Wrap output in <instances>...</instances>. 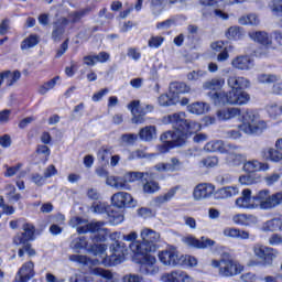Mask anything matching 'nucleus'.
<instances>
[{
    "instance_id": "nucleus-2",
    "label": "nucleus",
    "mask_w": 282,
    "mask_h": 282,
    "mask_svg": "<svg viewBox=\"0 0 282 282\" xmlns=\"http://www.w3.org/2000/svg\"><path fill=\"white\" fill-rule=\"evenodd\" d=\"M110 251L112 252L110 257L107 256V245L99 243L90 248L95 260L89 259L87 256L70 254L68 257L69 261L73 263H80V265H105L106 268H111L112 265H120L124 261L127 256V246L124 242L115 241L110 246Z\"/></svg>"
},
{
    "instance_id": "nucleus-49",
    "label": "nucleus",
    "mask_w": 282,
    "mask_h": 282,
    "mask_svg": "<svg viewBox=\"0 0 282 282\" xmlns=\"http://www.w3.org/2000/svg\"><path fill=\"white\" fill-rule=\"evenodd\" d=\"M158 191H160V183L155 181H147L143 183V193L153 195V193H158Z\"/></svg>"
},
{
    "instance_id": "nucleus-48",
    "label": "nucleus",
    "mask_w": 282,
    "mask_h": 282,
    "mask_svg": "<svg viewBox=\"0 0 282 282\" xmlns=\"http://www.w3.org/2000/svg\"><path fill=\"white\" fill-rule=\"evenodd\" d=\"M72 250H85L87 248V238L76 237L70 241Z\"/></svg>"
},
{
    "instance_id": "nucleus-23",
    "label": "nucleus",
    "mask_w": 282,
    "mask_h": 282,
    "mask_svg": "<svg viewBox=\"0 0 282 282\" xmlns=\"http://www.w3.org/2000/svg\"><path fill=\"white\" fill-rule=\"evenodd\" d=\"M243 171L246 173H261V171H270V163H263L259 160H250L243 163Z\"/></svg>"
},
{
    "instance_id": "nucleus-32",
    "label": "nucleus",
    "mask_w": 282,
    "mask_h": 282,
    "mask_svg": "<svg viewBox=\"0 0 282 282\" xmlns=\"http://www.w3.org/2000/svg\"><path fill=\"white\" fill-rule=\"evenodd\" d=\"M241 116V109L239 108H223L217 111L218 120H232L234 118H239Z\"/></svg>"
},
{
    "instance_id": "nucleus-34",
    "label": "nucleus",
    "mask_w": 282,
    "mask_h": 282,
    "mask_svg": "<svg viewBox=\"0 0 282 282\" xmlns=\"http://www.w3.org/2000/svg\"><path fill=\"white\" fill-rule=\"evenodd\" d=\"M169 0H150V11L153 17H160L166 10Z\"/></svg>"
},
{
    "instance_id": "nucleus-53",
    "label": "nucleus",
    "mask_w": 282,
    "mask_h": 282,
    "mask_svg": "<svg viewBox=\"0 0 282 282\" xmlns=\"http://www.w3.org/2000/svg\"><path fill=\"white\" fill-rule=\"evenodd\" d=\"M91 212L96 213L97 215H102L105 213L109 214V204L107 203H97L91 206Z\"/></svg>"
},
{
    "instance_id": "nucleus-57",
    "label": "nucleus",
    "mask_w": 282,
    "mask_h": 282,
    "mask_svg": "<svg viewBox=\"0 0 282 282\" xmlns=\"http://www.w3.org/2000/svg\"><path fill=\"white\" fill-rule=\"evenodd\" d=\"M258 83L270 85V83H276L279 77L275 75L260 74L257 77Z\"/></svg>"
},
{
    "instance_id": "nucleus-46",
    "label": "nucleus",
    "mask_w": 282,
    "mask_h": 282,
    "mask_svg": "<svg viewBox=\"0 0 282 282\" xmlns=\"http://www.w3.org/2000/svg\"><path fill=\"white\" fill-rule=\"evenodd\" d=\"M218 164L219 158L217 156H208L199 162L200 169H215V166H218Z\"/></svg>"
},
{
    "instance_id": "nucleus-29",
    "label": "nucleus",
    "mask_w": 282,
    "mask_h": 282,
    "mask_svg": "<svg viewBox=\"0 0 282 282\" xmlns=\"http://www.w3.org/2000/svg\"><path fill=\"white\" fill-rule=\"evenodd\" d=\"M191 91V86L186 85L184 82H173L170 84V94L176 98L180 102V94H188Z\"/></svg>"
},
{
    "instance_id": "nucleus-4",
    "label": "nucleus",
    "mask_w": 282,
    "mask_h": 282,
    "mask_svg": "<svg viewBox=\"0 0 282 282\" xmlns=\"http://www.w3.org/2000/svg\"><path fill=\"white\" fill-rule=\"evenodd\" d=\"M282 204V192H276L275 194H270V189H262L252 196V189L245 188L241 192L240 197L236 198V208L242 210H256L260 207L261 210H272L276 206Z\"/></svg>"
},
{
    "instance_id": "nucleus-42",
    "label": "nucleus",
    "mask_w": 282,
    "mask_h": 282,
    "mask_svg": "<svg viewBox=\"0 0 282 282\" xmlns=\"http://www.w3.org/2000/svg\"><path fill=\"white\" fill-rule=\"evenodd\" d=\"M243 36V29L241 26H230L226 32V37L229 41H239Z\"/></svg>"
},
{
    "instance_id": "nucleus-16",
    "label": "nucleus",
    "mask_w": 282,
    "mask_h": 282,
    "mask_svg": "<svg viewBox=\"0 0 282 282\" xmlns=\"http://www.w3.org/2000/svg\"><path fill=\"white\" fill-rule=\"evenodd\" d=\"M89 272L91 275H84L85 282H98V280H96L94 276H101V279H105L106 282H118V279L113 276V273L107 269L91 268Z\"/></svg>"
},
{
    "instance_id": "nucleus-9",
    "label": "nucleus",
    "mask_w": 282,
    "mask_h": 282,
    "mask_svg": "<svg viewBox=\"0 0 282 282\" xmlns=\"http://www.w3.org/2000/svg\"><path fill=\"white\" fill-rule=\"evenodd\" d=\"M70 226L73 228H77L78 235H85L86 232H97L99 235V241H105L109 235V229L105 228V221L88 224L87 220L80 217H74L70 219Z\"/></svg>"
},
{
    "instance_id": "nucleus-36",
    "label": "nucleus",
    "mask_w": 282,
    "mask_h": 282,
    "mask_svg": "<svg viewBox=\"0 0 282 282\" xmlns=\"http://www.w3.org/2000/svg\"><path fill=\"white\" fill-rule=\"evenodd\" d=\"M232 151L235 150H230L229 152H227V156H226L227 164H230L231 166H240V164H246V155L237 154V153H234Z\"/></svg>"
},
{
    "instance_id": "nucleus-37",
    "label": "nucleus",
    "mask_w": 282,
    "mask_h": 282,
    "mask_svg": "<svg viewBox=\"0 0 282 282\" xmlns=\"http://www.w3.org/2000/svg\"><path fill=\"white\" fill-rule=\"evenodd\" d=\"M177 191H180V187H172L170 188L165 194L158 196L154 199V204L156 206H162V204H166L167 202H171L177 194Z\"/></svg>"
},
{
    "instance_id": "nucleus-51",
    "label": "nucleus",
    "mask_w": 282,
    "mask_h": 282,
    "mask_svg": "<svg viewBox=\"0 0 282 282\" xmlns=\"http://www.w3.org/2000/svg\"><path fill=\"white\" fill-rule=\"evenodd\" d=\"M58 78L59 77H54L53 79L41 85L39 87V94H41V96H45L47 91H51V89H54V87H56V80H58Z\"/></svg>"
},
{
    "instance_id": "nucleus-28",
    "label": "nucleus",
    "mask_w": 282,
    "mask_h": 282,
    "mask_svg": "<svg viewBox=\"0 0 282 282\" xmlns=\"http://www.w3.org/2000/svg\"><path fill=\"white\" fill-rule=\"evenodd\" d=\"M224 237H228L229 239H250V232L248 230L235 228V227H226L223 230Z\"/></svg>"
},
{
    "instance_id": "nucleus-64",
    "label": "nucleus",
    "mask_w": 282,
    "mask_h": 282,
    "mask_svg": "<svg viewBox=\"0 0 282 282\" xmlns=\"http://www.w3.org/2000/svg\"><path fill=\"white\" fill-rule=\"evenodd\" d=\"M127 56L129 58H132V61H140L142 58V53H140V50L130 47L128 48Z\"/></svg>"
},
{
    "instance_id": "nucleus-20",
    "label": "nucleus",
    "mask_w": 282,
    "mask_h": 282,
    "mask_svg": "<svg viewBox=\"0 0 282 282\" xmlns=\"http://www.w3.org/2000/svg\"><path fill=\"white\" fill-rule=\"evenodd\" d=\"M231 66L240 72H250L254 67V59L248 55H240L231 61Z\"/></svg>"
},
{
    "instance_id": "nucleus-59",
    "label": "nucleus",
    "mask_w": 282,
    "mask_h": 282,
    "mask_svg": "<svg viewBox=\"0 0 282 282\" xmlns=\"http://www.w3.org/2000/svg\"><path fill=\"white\" fill-rule=\"evenodd\" d=\"M267 111L272 118H276V116H281L282 113V105L271 104L268 106Z\"/></svg>"
},
{
    "instance_id": "nucleus-6",
    "label": "nucleus",
    "mask_w": 282,
    "mask_h": 282,
    "mask_svg": "<svg viewBox=\"0 0 282 282\" xmlns=\"http://www.w3.org/2000/svg\"><path fill=\"white\" fill-rule=\"evenodd\" d=\"M141 241L130 243L129 248L133 254H149L155 252L158 243H160V232L143 227L140 231Z\"/></svg>"
},
{
    "instance_id": "nucleus-10",
    "label": "nucleus",
    "mask_w": 282,
    "mask_h": 282,
    "mask_svg": "<svg viewBox=\"0 0 282 282\" xmlns=\"http://www.w3.org/2000/svg\"><path fill=\"white\" fill-rule=\"evenodd\" d=\"M144 175L149 173L144 172H128L122 176H111L108 178V186L116 188L117 191H131V185L133 182H140Z\"/></svg>"
},
{
    "instance_id": "nucleus-55",
    "label": "nucleus",
    "mask_w": 282,
    "mask_h": 282,
    "mask_svg": "<svg viewBox=\"0 0 282 282\" xmlns=\"http://www.w3.org/2000/svg\"><path fill=\"white\" fill-rule=\"evenodd\" d=\"M63 34H65V26L63 24H54L52 32L53 41H61Z\"/></svg>"
},
{
    "instance_id": "nucleus-19",
    "label": "nucleus",
    "mask_w": 282,
    "mask_h": 282,
    "mask_svg": "<svg viewBox=\"0 0 282 282\" xmlns=\"http://www.w3.org/2000/svg\"><path fill=\"white\" fill-rule=\"evenodd\" d=\"M111 202L117 208H124V206L132 208L135 206V203H133V196L127 192H118L113 194Z\"/></svg>"
},
{
    "instance_id": "nucleus-22",
    "label": "nucleus",
    "mask_w": 282,
    "mask_h": 282,
    "mask_svg": "<svg viewBox=\"0 0 282 282\" xmlns=\"http://www.w3.org/2000/svg\"><path fill=\"white\" fill-rule=\"evenodd\" d=\"M260 155L263 160L273 162L274 164L282 162V152L276 148L265 147L261 150Z\"/></svg>"
},
{
    "instance_id": "nucleus-50",
    "label": "nucleus",
    "mask_w": 282,
    "mask_h": 282,
    "mask_svg": "<svg viewBox=\"0 0 282 282\" xmlns=\"http://www.w3.org/2000/svg\"><path fill=\"white\" fill-rule=\"evenodd\" d=\"M268 8L275 17H282V0H270Z\"/></svg>"
},
{
    "instance_id": "nucleus-24",
    "label": "nucleus",
    "mask_w": 282,
    "mask_h": 282,
    "mask_svg": "<svg viewBox=\"0 0 282 282\" xmlns=\"http://www.w3.org/2000/svg\"><path fill=\"white\" fill-rule=\"evenodd\" d=\"M248 35L251 41L263 45V47L272 46V37L265 31H250Z\"/></svg>"
},
{
    "instance_id": "nucleus-41",
    "label": "nucleus",
    "mask_w": 282,
    "mask_h": 282,
    "mask_svg": "<svg viewBox=\"0 0 282 282\" xmlns=\"http://www.w3.org/2000/svg\"><path fill=\"white\" fill-rule=\"evenodd\" d=\"M108 221L110 226H119V224L124 221V214L118 210H110L108 212Z\"/></svg>"
},
{
    "instance_id": "nucleus-40",
    "label": "nucleus",
    "mask_w": 282,
    "mask_h": 282,
    "mask_svg": "<svg viewBox=\"0 0 282 282\" xmlns=\"http://www.w3.org/2000/svg\"><path fill=\"white\" fill-rule=\"evenodd\" d=\"M226 85V80L224 78H214L212 80L205 82L203 84V89H209L210 91H217V89H221Z\"/></svg>"
},
{
    "instance_id": "nucleus-13",
    "label": "nucleus",
    "mask_w": 282,
    "mask_h": 282,
    "mask_svg": "<svg viewBox=\"0 0 282 282\" xmlns=\"http://www.w3.org/2000/svg\"><path fill=\"white\" fill-rule=\"evenodd\" d=\"M180 252L175 248H169L159 252V261L163 263V265H180Z\"/></svg>"
},
{
    "instance_id": "nucleus-30",
    "label": "nucleus",
    "mask_w": 282,
    "mask_h": 282,
    "mask_svg": "<svg viewBox=\"0 0 282 282\" xmlns=\"http://www.w3.org/2000/svg\"><path fill=\"white\" fill-rule=\"evenodd\" d=\"M128 109L131 113H139L140 116H147V113H151L154 109L153 105H142L140 106V100H133L128 105Z\"/></svg>"
},
{
    "instance_id": "nucleus-43",
    "label": "nucleus",
    "mask_w": 282,
    "mask_h": 282,
    "mask_svg": "<svg viewBox=\"0 0 282 282\" xmlns=\"http://www.w3.org/2000/svg\"><path fill=\"white\" fill-rule=\"evenodd\" d=\"M21 169H23V164L21 163L7 167V172L4 173V176L14 177V175H18L19 177H25V172L22 171Z\"/></svg>"
},
{
    "instance_id": "nucleus-45",
    "label": "nucleus",
    "mask_w": 282,
    "mask_h": 282,
    "mask_svg": "<svg viewBox=\"0 0 282 282\" xmlns=\"http://www.w3.org/2000/svg\"><path fill=\"white\" fill-rule=\"evenodd\" d=\"M124 155H127V160H142V158H147V152L144 150L138 149L134 151L123 150Z\"/></svg>"
},
{
    "instance_id": "nucleus-54",
    "label": "nucleus",
    "mask_w": 282,
    "mask_h": 282,
    "mask_svg": "<svg viewBox=\"0 0 282 282\" xmlns=\"http://www.w3.org/2000/svg\"><path fill=\"white\" fill-rule=\"evenodd\" d=\"M259 182V177H254V175H241L239 177V183L242 186H252V184H257Z\"/></svg>"
},
{
    "instance_id": "nucleus-12",
    "label": "nucleus",
    "mask_w": 282,
    "mask_h": 282,
    "mask_svg": "<svg viewBox=\"0 0 282 282\" xmlns=\"http://www.w3.org/2000/svg\"><path fill=\"white\" fill-rule=\"evenodd\" d=\"M134 257H138L140 261V272L141 274H148L150 276H153L160 272V268L158 267V260L151 253L145 254H134Z\"/></svg>"
},
{
    "instance_id": "nucleus-52",
    "label": "nucleus",
    "mask_w": 282,
    "mask_h": 282,
    "mask_svg": "<svg viewBox=\"0 0 282 282\" xmlns=\"http://www.w3.org/2000/svg\"><path fill=\"white\" fill-rule=\"evenodd\" d=\"M180 261L178 265H188L189 268H195V265H197V258L193 256L181 254Z\"/></svg>"
},
{
    "instance_id": "nucleus-33",
    "label": "nucleus",
    "mask_w": 282,
    "mask_h": 282,
    "mask_svg": "<svg viewBox=\"0 0 282 282\" xmlns=\"http://www.w3.org/2000/svg\"><path fill=\"white\" fill-rule=\"evenodd\" d=\"M139 138L143 142H151L158 138V130L155 126H147L139 131Z\"/></svg>"
},
{
    "instance_id": "nucleus-60",
    "label": "nucleus",
    "mask_w": 282,
    "mask_h": 282,
    "mask_svg": "<svg viewBox=\"0 0 282 282\" xmlns=\"http://www.w3.org/2000/svg\"><path fill=\"white\" fill-rule=\"evenodd\" d=\"M10 191L7 194V197L11 204H17L21 199V194H17V188L14 186H9Z\"/></svg>"
},
{
    "instance_id": "nucleus-62",
    "label": "nucleus",
    "mask_w": 282,
    "mask_h": 282,
    "mask_svg": "<svg viewBox=\"0 0 282 282\" xmlns=\"http://www.w3.org/2000/svg\"><path fill=\"white\" fill-rule=\"evenodd\" d=\"M175 25V19H167L163 22L156 23V30H169Z\"/></svg>"
},
{
    "instance_id": "nucleus-44",
    "label": "nucleus",
    "mask_w": 282,
    "mask_h": 282,
    "mask_svg": "<svg viewBox=\"0 0 282 282\" xmlns=\"http://www.w3.org/2000/svg\"><path fill=\"white\" fill-rule=\"evenodd\" d=\"M238 23L240 25H259V17L254 13H250L248 15H242L238 19Z\"/></svg>"
},
{
    "instance_id": "nucleus-25",
    "label": "nucleus",
    "mask_w": 282,
    "mask_h": 282,
    "mask_svg": "<svg viewBox=\"0 0 282 282\" xmlns=\"http://www.w3.org/2000/svg\"><path fill=\"white\" fill-rule=\"evenodd\" d=\"M34 262L29 261L22 264L18 271V276L15 278L19 282H28L34 276Z\"/></svg>"
},
{
    "instance_id": "nucleus-8",
    "label": "nucleus",
    "mask_w": 282,
    "mask_h": 282,
    "mask_svg": "<svg viewBox=\"0 0 282 282\" xmlns=\"http://www.w3.org/2000/svg\"><path fill=\"white\" fill-rule=\"evenodd\" d=\"M210 265L218 270L219 276H237V274L243 272V265L234 260L230 253L227 252L223 253L219 260L213 259Z\"/></svg>"
},
{
    "instance_id": "nucleus-15",
    "label": "nucleus",
    "mask_w": 282,
    "mask_h": 282,
    "mask_svg": "<svg viewBox=\"0 0 282 282\" xmlns=\"http://www.w3.org/2000/svg\"><path fill=\"white\" fill-rule=\"evenodd\" d=\"M204 151L208 153H230V151H237V145L225 144L223 140L209 141L205 144Z\"/></svg>"
},
{
    "instance_id": "nucleus-5",
    "label": "nucleus",
    "mask_w": 282,
    "mask_h": 282,
    "mask_svg": "<svg viewBox=\"0 0 282 282\" xmlns=\"http://www.w3.org/2000/svg\"><path fill=\"white\" fill-rule=\"evenodd\" d=\"M242 123L238 126L239 130H228L224 132L225 138L227 140H239L242 133L246 135H257V133H261L263 129H265V121L261 120L259 113L254 110L247 109L242 115Z\"/></svg>"
},
{
    "instance_id": "nucleus-26",
    "label": "nucleus",
    "mask_w": 282,
    "mask_h": 282,
    "mask_svg": "<svg viewBox=\"0 0 282 282\" xmlns=\"http://www.w3.org/2000/svg\"><path fill=\"white\" fill-rule=\"evenodd\" d=\"M232 221L237 226H254L259 224V218L252 214H236L232 216Z\"/></svg>"
},
{
    "instance_id": "nucleus-14",
    "label": "nucleus",
    "mask_w": 282,
    "mask_h": 282,
    "mask_svg": "<svg viewBox=\"0 0 282 282\" xmlns=\"http://www.w3.org/2000/svg\"><path fill=\"white\" fill-rule=\"evenodd\" d=\"M182 241L183 243H185V246H188L189 248H198L200 250H204L206 248H213V246L217 243L215 240L207 237H200V239H197L193 236H187L183 238Z\"/></svg>"
},
{
    "instance_id": "nucleus-27",
    "label": "nucleus",
    "mask_w": 282,
    "mask_h": 282,
    "mask_svg": "<svg viewBox=\"0 0 282 282\" xmlns=\"http://www.w3.org/2000/svg\"><path fill=\"white\" fill-rule=\"evenodd\" d=\"M239 195V186L228 185L216 191V199H232Z\"/></svg>"
},
{
    "instance_id": "nucleus-31",
    "label": "nucleus",
    "mask_w": 282,
    "mask_h": 282,
    "mask_svg": "<svg viewBox=\"0 0 282 282\" xmlns=\"http://www.w3.org/2000/svg\"><path fill=\"white\" fill-rule=\"evenodd\" d=\"M187 111L194 113L195 116H204L210 111V104L204 101H195L187 106Z\"/></svg>"
},
{
    "instance_id": "nucleus-56",
    "label": "nucleus",
    "mask_w": 282,
    "mask_h": 282,
    "mask_svg": "<svg viewBox=\"0 0 282 282\" xmlns=\"http://www.w3.org/2000/svg\"><path fill=\"white\" fill-rule=\"evenodd\" d=\"M162 43H164V36L155 35L150 37L148 45L153 50H158L159 47H162Z\"/></svg>"
},
{
    "instance_id": "nucleus-1",
    "label": "nucleus",
    "mask_w": 282,
    "mask_h": 282,
    "mask_svg": "<svg viewBox=\"0 0 282 282\" xmlns=\"http://www.w3.org/2000/svg\"><path fill=\"white\" fill-rule=\"evenodd\" d=\"M162 122L163 124H172L175 131H166L161 134L160 140L163 144L159 147L160 153H169L171 149L186 144L188 133L202 131V124L197 121L186 120L185 112L167 115L162 118Z\"/></svg>"
},
{
    "instance_id": "nucleus-47",
    "label": "nucleus",
    "mask_w": 282,
    "mask_h": 282,
    "mask_svg": "<svg viewBox=\"0 0 282 282\" xmlns=\"http://www.w3.org/2000/svg\"><path fill=\"white\" fill-rule=\"evenodd\" d=\"M159 105L161 107H171L173 105H177V99L174 98L172 94L170 95H161L159 97Z\"/></svg>"
},
{
    "instance_id": "nucleus-58",
    "label": "nucleus",
    "mask_w": 282,
    "mask_h": 282,
    "mask_svg": "<svg viewBox=\"0 0 282 282\" xmlns=\"http://www.w3.org/2000/svg\"><path fill=\"white\" fill-rule=\"evenodd\" d=\"M138 142V134L128 133L121 135V144L133 145Z\"/></svg>"
},
{
    "instance_id": "nucleus-11",
    "label": "nucleus",
    "mask_w": 282,
    "mask_h": 282,
    "mask_svg": "<svg viewBox=\"0 0 282 282\" xmlns=\"http://www.w3.org/2000/svg\"><path fill=\"white\" fill-rule=\"evenodd\" d=\"M252 251L254 257L260 259L262 265H272V263H274V259L279 257V251L276 249L259 243L253 246Z\"/></svg>"
},
{
    "instance_id": "nucleus-61",
    "label": "nucleus",
    "mask_w": 282,
    "mask_h": 282,
    "mask_svg": "<svg viewBox=\"0 0 282 282\" xmlns=\"http://www.w3.org/2000/svg\"><path fill=\"white\" fill-rule=\"evenodd\" d=\"M280 180H281V174L279 173H272L264 177V182L267 186H274V184H276V182H279Z\"/></svg>"
},
{
    "instance_id": "nucleus-39",
    "label": "nucleus",
    "mask_w": 282,
    "mask_h": 282,
    "mask_svg": "<svg viewBox=\"0 0 282 282\" xmlns=\"http://www.w3.org/2000/svg\"><path fill=\"white\" fill-rule=\"evenodd\" d=\"M41 39L36 34H31L26 39L21 42V50L23 52L28 50H32V47H36L37 43H40Z\"/></svg>"
},
{
    "instance_id": "nucleus-35",
    "label": "nucleus",
    "mask_w": 282,
    "mask_h": 282,
    "mask_svg": "<svg viewBox=\"0 0 282 282\" xmlns=\"http://www.w3.org/2000/svg\"><path fill=\"white\" fill-rule=\"evenodd\" d=\"M2 80H6L7 87H12L14 83L20 80L21 78V72L19 70H7L0 74Z\"/></svg>"
},
{
    "instance_id": "nucleus-3",
    "label": "nucleus",
    "mask_w": 282,
    "mask_h": 282,
    "mask_svg": "<svg viewBox=\"0 0 282 282\" xmlns=\"http://www.w3.org/2000/svg\"><path fill=\"white\" fill-rule=\"evenodd\" d=\"M227 85L231 90L228 93H209L208 96L210 100L219 107L221 105H231V106H243L250 102V95L241 89H248L250 87V80L246 77H237L231 75L227 79Z\"/></svg>"
},
{
    "instance_id": "nucleus-21",
    "label": "nucleus",
    "mask_w": 282,
    "mask_h": 282,
    "mask_svg": "<svg viewBox=\"0 0 282 282\" xmlns=\"http://www.w3.org/2000/svg\"><path fill=\"white\" fill-rule=\"evenodd\" d=\"M182 166H184V164L182 161H180V159L172 158L170 163H159L154 166V169L155 171H159V173H175V171H182Z\"/></svg>"
},
{
    "instance_id": "nucleus-38",
    "label": "nucleus",
    "mask_w": 282,
    "mask_h": 282,
    "mask_svg": "<svg viewBox=\"0 0 282 282\" xmlns=\"http://www.w3.org/2000/svg\"><path fill=\"white\" fill-rule=\"evenodd\" d=\"M281 229V218H272L262 224V232H274Z\"/></svg>"
},
{
    "instance_id": "nucleus-63",
    "label": "nucleus",
    "mask_w": 282,
    "mask_h": 282,
    "mask_svg": "<svg viewBox=\"0 0 282 282\" xmlns=\"http://www.w3.org/2000/svg\"><path fill=\"white\" fill-rule=\"evenodd\" d=\"M206 76L205 70H193L187 74V80H199V78H204Z\"/></svg>"
},
{
    "instance_id": "nucleus-18",
    "label": "nucleus",
    "mask_w": 282,
    "mask_h": 282,
    "mask_svg": "<svg viewBox=\"0 0 282 282\" xmlns=\"http://www.w3.org/2000/svg\"><path fill=\"white\" fill-rule=\"evenodd\" d=\"M215 193V185L210 183H200L195 186L193 192V197L196 202H202V199H208Z\"/></svg>"
},
{
    "instance_id": "nucleus-7",
    "label": "nucleus",
    "mask_w": 282,
    "mask_h": 282,
    "mask_svg": "<svg viewBox=\"0 0 282 282\" xmlns=\"http://www.w3.org/2000/svg\"><path fill=\"white\" fill-rule=\"evenodd\" d=\"M21 228L23 232L13 237V243L19 248L18 257H23L25 253L29 257H36V250H34L32 243H30V241H34L36 227H34L32 223L24 221Z\"/></svg>"
},
{
    "instance_id": "nucleus-17",
    "label": "nucleus",
    "mask_w": 282,
    "mask_h": 282,
    "mask_svg": "<svg viewBox=\"0 0 282 282\" xmlns=\"http://www.w3.org/2000/svg\"><path fill=\"white\" fill-rule=\"evenodd\" d=\"M162 282H195V279L182 270H174L161 276Z\"/></svg>"
}]
</instances>
